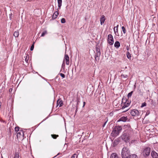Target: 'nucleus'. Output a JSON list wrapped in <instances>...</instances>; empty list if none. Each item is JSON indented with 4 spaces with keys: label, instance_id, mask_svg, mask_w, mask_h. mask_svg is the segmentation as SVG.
Here are the masks:
<instances>
[{
    "label": "nucleus",
    "instance_id": "nucleus-35",
    "mask_svg": "<svg viewBox=\"0 0 158 158\" xmlns=\"http://www.w3.org/2000/svg\"><path fill=\"white\" fill-rule=\"evenodd\" d=\"M59 74L63 78H64L65 77V75L62 73H60Z\"/></svg>",
    "mask_w": 158,
    "mask_h": 158
},
{
    "label": "nucleus",
    "instance_id": "nucleus-48",
    "mask_svg": "<svg viewBox=\"0 0 158 158\" xmlns=\"http://www.w3.org/2000/svg\"><path fill=\"white\" fill-rule=\"evenodd\" d=\"M59 154H58L57 155H56V156H54V157H53V158H54L55 157H56L57 155H58Z\"/></svg>",
    "mask_w": 158,
    "mask_h": 158
},
{
    "label": "nucleus",
    "instance_id": "nucleus-13",
    "mask_svg": "<svg viewBox=\"0 0 158 158\" xmlns=\"http://www.w3.org/2000/svg\"><path fill=\"white\" fill-rule=\"evenodd\" d=\"M127 117H122L118 121H121L123 122H126L127 120Z\"/></svg>",
    "mask_w": 158,
    "mask_h": 158
},
{
    "label": "nucleus",
    "instance_id": "nucleus-25",
    "mask_svg": "<svg viewBox=\"0 0 158 158\" xmlns=\"http://www.w3.org/2000/svg\"><path fill=\"white\" fill-rule=\"evenodd\" d=\"M19 154L18 152H16L15 153V156L14 158H19Z\"/></svg>",
    "mask_w": 158,
    "mask_h": 158
},
{
    "label": "nucleus",
    "instance_id": "nucleus-14",
    "mask_svg": "<svg viewBox=\"0 0 158 158\" xmlns=\"http://www.w3.org/2000/svg\"><path fill=\"white\" fill-rule=\"evenodd\" d=\"M122 139L124 140L125 141H126L128 140L127 135L126 133L123 134L122 136Z\"/></svg>",
    "mask_w": 158,
    "mask_h": 158
},
{
    "label": "nucleus",
    "instance_id": "nucleus-2",
    "mask_svg": "<svg viewBox=\"0 0 158 158\" xmlns=\"http://www.w3.org/2000/svg\"><path fill=\"white\" fill-rule=\"evenodd\" d=\"M151 148L148 147L143 148L142 150L141 155L144 157L146 158L149 155L150 152Z\"/></svg>",
    "mask_w": 158,
    "mask_h": 158
},
{
    "label": "nucleus",
    "instance_id": "nucleus-9",
    "mask_svg": "<svg viewBox=\"0 0 158 158\" xmlns=\"http://www.w3.org/2000/svg\"><path fill=\"white\" fill-rule=\"evenodd\" d=\"M151 155L152 158H158V154L155 151H152Z\"/></svg>",
    "mask_w": 158,
    "mask_h": 158
},
{
    "label": "nucleus",
    "instance_id": "nucleus-45",
    "mask_svg": "<svg viewBox=\"0 0 158 158\" xmlns=\"http://www.w3.org/2000/svg\"><path fill=\"white\" fill-rule=\"evenodd\" d=\"M83 103H84V105H83V106H85V102H83Z\"/></svg>",
    "mask_w": 158,
    "mask_h": 158
},
{
    "label": "nucleus",
    "instance_id": "nucleus-8",
    "mask_svg": "<svg viewBox=\"0 0 158 158\" xmlns=\"http://www.w3.org/2000/svg\"><path fill=\"white\" fill-rule=\"evenodd\" d=\"M105 95L102 94V96L100 97L99 98V101L102 104L104 103L105 102Z\"/></svg>",
    "mask_w": 158,
    "mask_h": 158
},
{
    "label": "nucleus",
    "instance_id": "nucleus-42",
    "mask_svg": "<svg viewBox=\"0 0 158 158\" xmlns=\"http://www.w3.org/2000/svg\"><path fill=\"white\" fill-rule=\"evenodd\" d=\"M9 131L10 132H11V128L9 127L8 129Z\"/></svg>",
    "mask_w": 158,
    "mask_h": 158
},
{
    "label": "nucleus",
    "instance_id": "nucleus-3",
    "mask_svg": "<svg viewBox=\"0 0 158 158\" xmlns=\"http://www.w3.org/2000/svg\"><path fill=\"white\" fill-rule=\"evenodd\" d=\"M122 130V127L121 126H115L113 129L112 134H113L114 136H116L119 134Z\"/></svg>",
    "mask_w": 158,
    "mask_h": 158
},
{
    "label": "nucleus",
    "instance_id": "nucleus-18",
    "mask_svg": "<svg viewBox=\"0 0 158 158\" xmlns=\"http://www.w3.org/2000/svg\"><path fill=\"white\" fill-rule=\"evenodd\" d=\"M126 55L127 58L130 60L131 58V55L130 52L128 51H127L126 52Z\"/></svg>",
    "mask_w": 158,
    "mask_h": 158
},
{
    "label": "nucleus",
    "instance_id": "nucleus-30",
    "mask_svg": "<svg viewBox=\"0 0 158 158\" xmlns=\"http://www.w3.org/2000/svg\"><path fill=\"white\" fill-rule=\"evenodd\" d=\"M122 30H123V33L124 34H125L126 32V30L125 29V28L123 26L122 27Z\"/></svg>",
    "mask_w": 158,
    "mask_h": 158
},
{
    "label": "nucleus",
    "instance_id": "nucleus-22",
    "mask_svg": "<svg viewBox=\"0 0 158 158\" xmlns=\"http://www.w3.org/2000/svg\"><path fill=\"white\" fill-rule=\"evenodd\" d=\"M129 158H138L137 156L135 154H131L130 155Z\"/></svg>",
    "mask_w": 158,
    "mask_h": 158
},
{
    "label": "nucleus",
    "instance_id": "nucleus-32",
    "mask_svg": "<svg viewBox=\"0 0 158 158\" xmlns=\"http://www.w3.org/2000/svg\"><path fill=\"white\" fill-rule=\"evenodd\" d=\"M34 43H33V44L31 46V48H30V50L31 51H32L33 50L34 48Z\"/></svg>",
    "mask_w": 158,
    "mask_h": 158
},
{
    "label": "nucleus",
    "instance_id": "nucleus-36",
    "mask_svg": "<svg viewBox=\"0 0 158 158\" xmlns=\"http://www.w3.org/2000/svg\"><path fill=\"white\" fill-rule=\"evenodd\" d=\"M9 15V18L10 20H11L12 19V13H11Z\"/></svg>",
    "mask_w": 158,
    "mask_h": 158
},
{
    "label": "nucleus",
    "instance_id": "nucleus-20",
    "mask_svg": "<svg viewBox=\"0 0 158 158\" xmlns=\"http://www.w3.org/2000/svg\"><path fill=\"white\" fill-rule=\"evenodd\" d=\"M58 3V7L60 8L62 5V0H57Z\"/></svg>",
    "mask_w": 158,
    "mask_h": 158
},
{
    "label": "nucleus",
    "instance_id": "nucleus-23",
    "mask_svg": "<svg viewBox=\"0 0 158 158\" xmlns=\"http://www.w3.org/2000/svg\"><path fill=\"white\" fill-rule=\"evenodd\" d=\"M118 25H117V26L116 27H114V33L116 35H117L118 36H119V34L118 33V34H117L116 33V30H115V28H116V29H118Z\"/></svg>",
    "mask_w": 158,
    "mask_h": 158
},
{
    "label": "nucleus",
    "instance_id": "nucleus-27",
    "mask_svg": "<svg viewBox=\"0 0 158 158\" xmlns=\"http://www.w3.org/2000/svg\"><path fill=\"white\" fill-rule=\"evenodd\" d=\"M47 31H44V32H43V33H42V34H41V37H43V36H44V35H45V34H47Z\"/></svg>",
    "mask_w": 158,
    "mask_h": 158
},
{
    "label": "nucleus",
    "instance_id": "nucleus-26",
    "mask_svg": "<svg viewBox=\"0 0 158 158\" xmlns=\"http://www.w3.org/2000/svg\"><path fill=\"white\" fill-rule=\"evenodd\" d=\"M133 93V91H131V92H130V93H128V95H127V97H128V98H129L131 97V96L132 95Z\"/></svg>",
    "mask_w": 158,
    "mask_h": 158
},
{
    "label": "nucleus",
    "instance_id": "nucleus-24",
    "mask_svg": "<svg viewBox=\"0 0 158 158\" xmlns=\"http://www.w3.org/2000/svg\"><path fill=\"white\" fill-rule=\"evenodd\" d=\"M51 136L54 139H56V138L59 136L58 135H51Z\"/></svg>",
    "mask_w": 158,
    "mask_h": 158
},
{
    "label": "nucleus",
    "instance_id": "nucleus-47",
    "mask_svg": "<svg viewBox=\"0 0 158 158\" xmlns=\"http://www.w3.org/2000/svg\"><path fill=\"white\" fill-rule=\"evenodd\" d=\"M25 60H26V62H27L28 60H26V59H25Z\"/></svg>",
    "mask_w": 158,
    "mask_h": 158
},
{
    "label": "nucleus",
    "instance_id": "nucleus-41",
    "mask_svg": "<svg viewBox=\"0 0 158 158\" xmlns=\"http://www.w3.org/2000/svg\"><path fill=\"white\" fill-rule=\"evenodd\" d=\"M116 33L117 34H118V29H116Z\"/></svg>",
    "mask_w": 158,
    "mask_h": 158
},
{
    "label": "nucleus",
    "instance_id": "nucleus-40",
    "mask_svg": "<svg viewBox=\"0 0 158 158\" xmlns=\"http://www.w3.org/2000/svg\"><path fill=\"white\" fill-rule=\"evenodd\" d=\"M117 141H114V144H115H115H117L116 143H117Z\"/></svg>",
    "mask_w": 158,
    "mask_h": 158
},
{
    "label": "nucleus",
    "instance_id": "nucleus-21",
    "mask_svg": "<svg viewBox=\"0 0 158 158\" xmlns=\"http://www.w3.org/2000/svg\"><path fill=\"white\" fill-rule=\"evenodd\" d=\"M19 33L18 31H15L14 33V36L15 37H17L19 36Z\"/></svg>",
    "mask_w": 158,
    "mask_h": 158
},
{
    "label": "nucleus",
    "instance_id": "nucleus-34",
    "mask_svg": "<svg viewBox=\"0 0 158 158\" xmlns=\"http://www.w3.org/2000/svg\"><path fill=\"white\" fill-rule=\"evenodd\" d=\"M15 131H16L18 132L19 131V127H15Z\"/></svg>",
    "mask_w": 158,
    "mask_h": 158
},
{
    "label": "nucleus",
    "instance_id": "nucleus-37",
    "mask_svg": "<svg viewBox=\"0 0 158 158\" xmlns=\"http://www.w3.org/2000/svg\"><path fill=\"white\" fill-rule=\"evenodd\" d=\"M107 121H108V119H107L106 121L104 123V124H103V125L102 126V127H105V125H106V124Z\"/></svg>",
    "mask_w": 158,
    "mask_h": 158
},
{
    "label": "nucleus",
    "instance_id": "nucleus-1",
    "mask_svg": "<svg viewBox=\"0 0 158 158\" xmlns=\"http://www.w3.org/2000/svg\"><path fill=\"white\" fill-rule=\"evenodd\" d=\"M130 154V151L128 148L126 147L123 148L121 152L122 158H129Z\"/></svg>",
    "mask_w": 158,
    "mask_h": 158
},
{
    "label": "nucleus",
    "instance_id": "nucleus-28",
    "mask_svg": "<svg viewBox=\"0 0 158 158\" xmlns=\"http://www.w3.org/2000/svg\"><path fill=\"white\" fill-rule=\"evenodd\" d=\"M61 22L63 23H65L66 22L65 19L64 18H62L61 20Z\"/></svg>",
    "mask_w": 158,
    "mask_h": 158
},
{
    "label": "nucleus",
    "instance_id": "nucleus-29",
    "mask_svg": "<svg viewBox=\"0 0 158 158\" xmlns=\"http://www.w3.org/2000/svg\"><path fill=\"white\" fill-rule=\"evenodd\" d=\"M121 77L123 78H127L128 77V76L127 75L122 74L121 75Z\"/></svg>",
    "mask_w": 158,
    "mask_h": 158
},
{
    "label": "nucleus",
    "instance_id": "nucleus-7",
    "mask_svg": "<svg viewBox=\"0 0 158 158\" xmlns=\"http://www.w3.org/2000/svg\"><path fill=\"white\" fill-rule=\"evenodd\" d=\"M131 114L133 116H139V112L138 110H133L130 112Z\"/></svg>",
    "mask_w": 158,
    "mask_h": 158
},
{
    "label": "nucleus",
    "instance_id": "nucleus-6",
    "mask_svg": "<svg viewBox=\"0 0 158 158\" xmlns=\"http://www.w3.org/2000/svg\"><path fill=\"white\" fill-rule=\"evenodd\" d=\"M108 43L110 45H112L113 44L114 41L113 37L112 35L109 34L108 36L107 39Z\"/></svg>",
    "mask_w": 158,
    "mask_h": 158
},
{
    "label": "nucleus",
    "instance_id": "nucleus-31",
    "mask_svg": "<svg viewBox=\"0 0 158 158\" xmlns=\"http://www.w3.org/2000/svg\"><path fill=\"white\" fill-rule=\"evenodd\" d=\"M77 155L76 154H74L71 157V158H77Z\"/></svg>",
    "mask_w": 158,
    "mask_h": 158
},
{
    "label": "nucleus",
    "instance_id": "nucleus-16",
    "mask_svg": "<svg viewBox=\"0 0 158 158\" xmlns=\"http://www.w3.org/2000/svg\"><path fill=\"white\" fill-rule=\"evenodd\" d=\"M110 158H118V157L116 153H113L111 154Z\"/></svg>",
    "mask_w": 158,
    "mask_h": 158
},
{
    "label": "nucleus",
    "instance_id": "nucleus-11",
    "mask_svg": "<svg viewBox=\"0 0 158 158\" xmlns=\"http://www.w3.org/2000/svg\"><path fill=\"white\" fill-rule=\"evenodd\" d=\"M64 60H66V64L69 65V56L68 55L65 54Z\"/></svg>",
    "mask_w": 158,
    "mask_h": 158
},
{
    "label": "nucleus",
    "instance_id": "nucleus-39",
    "mask_svg": "<svg viewBox=\"0 0 158 158\" xmlns=\"http://www.w3.org/2000/svg\"><path fill=\"white\" fill-rule=\"evenodd\" d=\"M149 102H150V103L151 104H152V103H153V101L152 99H150V100L149 101Z\"/></svg>",
    "mask_w": 158,
    "mask_h": 158
},
{
    "label": "nucleus",
    "instance_id": "nucleus-17",
    "mask_svg": "<svg viewBox=\"0 0 158 158\" xmlns=\"http://www.w3.org/2000/svg\"><path fill=\"white\" fill-rule=\"evenodd\" d=\"M114 47L117 48H118L120 46V43L118 41H116L114 44Z\"/></svg>",
    "mask_w": 158,
    "mask_h": 158
},
{
    "label": "nucleus",
    "instance_id": "nucleus-46",
    "mask_svg": "<svg viewBox=\"0 0 158 158\" xmlns=\"http://www.w3.org/2000/svg\"><path fill=\"white\" fill-rule=\"evenodd\" d=\"M12 90V89L10 88L9 89V91H11Z\"/></svg>",
    "mask_w": 158,
    "mask_h": 158
},
{
    "label": "nucleus",
    "instance_id": "nucleus-43",
    "mask_svg": "<svg viewBox=\"0 0 158 158\" xmlns=\"http://www.w3.org/2000/svg\"><path fill=\"white\" fill-rule=\"evenodd\" d=\"M128 110V109H126L125 110L123 111V112H125L127 111Z\"/></svg>",
    "mask_w": 158,
    "mask_h": 158
},
{
    "label": "nucleus",
    "instance_id": "nucleus-15",
    "mask_svg": "<svg viewBox=\"0 0 158 158\" xmlns=\"http://www.w3.org/2000/svg\"><path fill=\"white\" fill-rule=\"evenodd\" d=\"M58 14V10H57V11H56L52 15V19H56L57 17Z\"/></svg>",
    "mask_w": 158,
    "mask_h": 158
},
{
    "label": "nucleus",
    "instance_id": "nucleus-5",
    "mask_svg": "<svg viewBox=\"0 0 158 158\" xmlns=\"http://www.w3.org/2000/svg\"><path fill=\"white\" fill-rule=\"evenodd\" d=\"M96 53L95 56V61L98 62L99 60V57L101 55V52L100 50L97 47L96 48Z\"/></svg>",
    "mask_w": 158,
    "mask_h": 158
},
{
    "label": "nucleus",
    "instance_id": "nucleus-44",
    "mask_svg": "<svg viewBox=\"0 0 158 158\" xmlns=\"http://www.w3.org/2000/svg\"><path fill=\"white\" fill-rule=\"evenodd\" d=\"M127 50H129V48L128 47H127Z\"/></svg>",
    "mask_w": 158,
    "mask_h": 158
},
{
    "label": "nucleus",
    "instance_id": "nucleus-38",
    "mask_svg": "<svg viewBox=\"0 0 158 158\" xmlns=\"http://www.w3.org/2000/svg\"><path fill=\"white\" fill-rule=\"evenodd\" d=\"M0 121H1V122L5 123V124L6 123V122L4 120H0Z\"/></svg>",
    "mask_w": 158,
    "mask_h": 158
},
{
    "label": "nucleus",
    "instance_id": "nucleus-10",
    "mask_svg": "<svg viewBox=\"0 0 158 158\" xmlns=\"http://www.w3.org/2000/svg\"><path fill=\"white\" fill-rule=\"evenodd\" d=\"M24 135V133L23 131H20L17 133V138H20V137L22 136H23Z\"/></svg>",
    "mask_w": 158,
    "mask_h": 158
},
{
    "label": "nucleus",
    "instance_id": "nucleus-19",
    "mask_svg": "<svg viewBox=\"0 0 158 158\" xmlns=\"http://www.w3.org/2000/svg\"><path fill=\"white\" fill-rule=\"evenodd\" d=\"M57 105H59V107H61L62 106L63 102L62 100L60 101L59 100H58L57 101Z\"/></svg>",
    "mask_w": 158,
    "mask_h": 158
},
{
    "label": "nucleus",
    "instance_id": "nucleus-12",
    "mask_svg": "<svg viewBox=\"0 0 158 158\" xmlns=\"http://www.w3.org/2000/svg\"><path fill=\"white\" fill-rule=\"evenodd\" d=\"M105 17L104 15H102L100 18V23L101 25H102L104 22L105 21Z\"/></svg>",
    "mask_w": 158,
    "mask_h": 158
},
{
    "label": "nucleus",
    "instance_id": "nucleus-33",
    "mask_svg": "<svg viewBox=\"0 0 158 158\" xmlns=\"http://www.w3.org/2000/svg\"><path fill=\"white\" fill-rule=\"evenodd\" d=\"M146 106V102H144L142 103L141 107H143Z\"/></svg>",
    "mask_w": 158,
    "mask_h": 158
},
{
    "label": "nucleus",
    "instance_id": "nucleus-4",
    "mask_svg": "<svg viewBox=\"0 0 158 158\" xmlns=\"http://www.w3.org/2000/svg\"><path fill=\"white\" fill-rule=\"evenodd\" d=\"M130 102L127 101L125 98H123L122 100V103L121 104V106H122V109L123 110L125 108L129 106Z\"/></svg>",
    "mask_w": 158,
    "mask_h": 158
},
{
    "label": "nucleus",
    "instance_id": "nucleus-49",
    "mask_svg": "<svg viewBox=\"0 0 158 158\" xmlns=\"http://www.w3.org/2000/svg\"><path fill=\"white\" fill-rule=\"evenodd\" d=\"M79 102V101H77V103H78V102Z\"/></svg>",
    "mask_w": 158,
    "mask_h": 158
}]
</instances>
